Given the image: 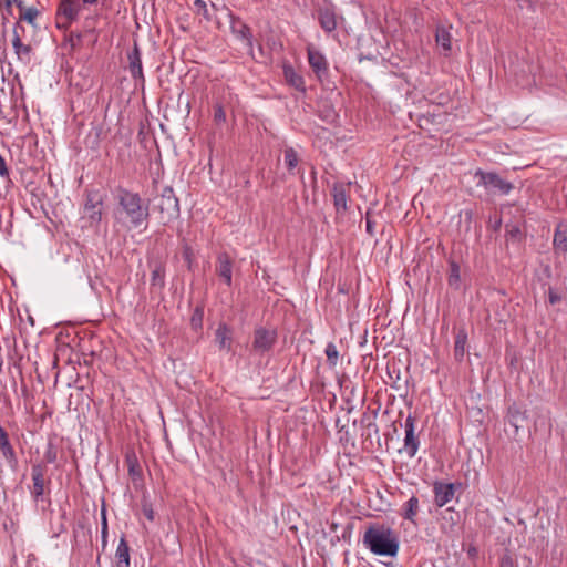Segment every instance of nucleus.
<instances>
[{
    "instance_id": "obj_50",
    "label": "nucleus",
    "mask_w": 567,
    "mask_h": 567,
    "mask_svg": "<svg viewBox=\"0 0 567 567\" xmlns=\"http://www.w3.org/2000/svg\"><path fill=\"white\" fill-rule=\"evenodd\" d=\"M465 216H466V218L468 219V221H471L472 216H473V212H472V210H466V212H465Z\"/></svg>"
},
{
    "instance_id": "obj_30",
    "label": "nucleus",
    "mask_w": 567,
    "mask_h": 567,
    "mask_svg": "<svg viewBox=\"0 0 567 567\" xmlns=\"http://www.w3.org/2000/svg\"><path fill=\"white\" fill-rule=\"evenodd\" d=\"M182 256L186 262L187 269L192 271L195 264V252L192 246L185 240H183L182 245Z\"/></svg>"
},
{
    "instance_id": "obj_7",
    "label": "nucleus",
    "mask_w": 567,
    "mask_h": 567,
    "mask_svg": "<svg viewBox=\"0 0 567 567\" xmlns=\"http://www.w3.org/2000/svg\"><path fill=\"white\" fill-rule=\"evenodd\" d=\"M80 10V0H61L55 13L56 28L66 31L78 20Z\"/></svg>"
},
{
    "instance_id": "obj_42",
    "label": "nucleus",
    "mask_w": 567,
    "mask_h": 567,
    "mask_svg": "<svg viewBox=\"0 0 567 567\" xmlns=\"http://www.w3.org/2000/svg\"><path fill=\"white\" fill-rule=\"evenodd\" d=\"M68 41H69V43H70L72 49H75V48L80 47L81 42H82V33L81 32L71 31L69 37H68Z\"/></svg>"
},
{
    "instance_id": "obj_19",
    "label": "nucleus",
    "mask_w": 567,
    "mask_h": 567,
    "mask_svg": "<svg viewBox=\"0 0 567 567\" xmlns=\"http://www.w3.org/2000/svg\"><path fill=\"white\" fill-rule=\"evenodd\" d=\"M284 161H285V165L288 169V173L290 175L298 174L300 176V179L303 181L305 173L301 168L298 167L300 158H299L298 152L293 147L289 146V147L285 148Z\"/></svg>"
},
{
    "instance_id": "obj_32",
    "label": "nucleus",
    "mask_w": 567,
    "mask_h": 567,
    "mask_svg": "<svg viewBox=\"0 0 567 567\" xmlns=\"http://www.w3.org/2000/svg\"><path fill=\"white\" fill-rule=\"evenodd\" d=\"M203 320H204V307L197 306L190 317V327L198 331L203 328Z\"/></svg>"
},
{
    "instance_id": "obj_44",
    "label": "nucleus",
    "mask_w": 567,
    "mask_h": 567,
    "mask_svg": "<svg viewBox=\"0 0 567 567\" xmlns=\"http://www.w3.org/2000/svg\"><path fill=\"white\" fill-rule=\"evenodd\" d=\"M13 37H19L21 40H28L27 39V32H25V28L23 27L22 23H20L19 21H17L14 23V27H13Z\"/></svg>"
},
{
    "instance_id": "obj_13",
    "label": "nucleus",
    "mask_w": 567,
    "mask_h": 567,
    "mask_svg": "<svg viewBox=\"0 0 567 567\" xmlns=\"http://www.w3.org/2000/svg\"><path fill=\"white\" fill-rule=\"evenodd\" d=\"M308 63L311 70L315 72L318 80H322L323 76L328 75V62L326 56L317 49L312 47L307 48Z\"/></svg>"
},
{
    "instance_id": "obj_18",
    "label": "nucleus",
    "mask_w": 567,
    "mask_h": 567,
    "mask_svg": "<svg viewBox=\"0 0 567 567\" xmlns=\"http://www.w3.org/2000/svg\"><path fill=\"white\" fill-rule=\"evenodd\" d=\"M215 342L219 350L229 352L233 344V329L225 322H220L215 331Z\"/></svg>"
},
{
    "instance_id": "obj_35",
    "label": "nucleus",
    "mask_w": 567,
    "mask_h": 567,
    "mask_svg": "<svg viewBox=\"0 0 567 567\" xmlns=\"http://www.w3.org/2000/svg\"><path fill=\"white\" fill-rule=\"evenodd\" d=\"M506 239L512 241H520L523 234L517 225H507L506 226Z\"/></svg>"
},
{
    "instance_id": "obj_40",
    "label": "nucleus",
    "mask_w": 567,
    "mask_h": 567,
    "mask_svg": "<svg viewBox=\"0 0 567 567\" xmlns=\"http://www.w3.org/2000/svg\"><path fill=\"white\" fill-rule=\"evenodd\" d=\"M43 457H44V461H45L43 464H45V465L54 463L56 461L58 453H56V450H55V447L53 446L52 443L48 444V447H47V450L44 452Z\"/></svg>"
},
{
    "instance_id": "obj_22",
    "label": "nucleus",
    "mask_w": 567,
    "mask_h": 567,
    "mask_svg": "<svg viewBox=\"0 0 567 567\" xmlns=\"http://www.w3.org/2000/svg\"><path fill=\"white\" fill-rule=\"evenodd\" d=\"M131 557H130V546L128 543L123 535L120 538L116 551H115V566L116 567H130L131 566Z\"/></svg>"
},
{
    "instance_id": "obj_8",
    "label": "nucleus",
    "mask_w": 567,
    "mask_h": 567,
    "mask_svg": "<svg viewBox=\"0 0 567 567\" xmlns=\"http://www.w3.org/2000/svg\"><path fill=\"white\" fill-rule=\"evenodd\" d=\"M231 33L240 41L245 42L248 53L254 58V35L249 25H247L240 17L228 10Z\"/></svg>"
},
{
    "instance_id": "obj_12",
    "label": "nucleus",
    "mask_w": 567,
    "mask_h": 567,
    "mask_svg": "<svg viewBox=\"0 0 567 567\" xmlns=\"http://www.w3.org/2000/svg\"><path fill=\"white\" fill-rule=\"evenodd\" d=\"M415 417L409 414L404 424V451L410 458L415 456L420 446L419 436L415 434Z\"/></svg>"
},
{
    "instance_id": "obj_21",
    "label": "nucleus",
    "mask_w": 567,
    "mask_h": 567,
    "mask_svg": "<svg viewBox=\"0 0 567 567\" xmlns=\"http://www.w3.org/2000/svg\"><path fill=\"white\" fill-rule=\"evenodd\" d=\"M282 72L287 84L300 91L301 93H306L307 89L305 85L303 76L299 74L292 65L284 64Z\"/></svg>"
},
{
    "instance_id": "obj_47",
    "label": "nucleus",
    "mask_w": 567,
    "mask_h": 567,
    "mask_svg": "<svg viewBox=\"0 0 567 567\" xmlns=\"http://www.w3.org/2000/svg\"><path fill=\"white\" fill-rule=\"evenodd\" d=\"M365 230L370 236L374 235V221L372 220L370 213H367L365 216Z\"/></svg>"
},
{
    "instance_id": "obj_31",
    "label": "nucleus",
    "mask_w": 567,
    "mask_h": 567,
    "mask_svg": "<svg viewBox=\"0 0 567 567\" xmlns=\"http://www.w3.org/2000/svg\"><path fill=\"white\" fill-rule=\"evenodd\" d=\"M327 355V363L329 368L333 369L338 364L339 351L333 342H329L324 349Z\"/></svg>"
},
{
    "instance_id": "obj_20",
    "label": "nucleus",
    "mask_w": 567,
    "mask_h": 567,
    "mask_svg": "<svg viewBox=\"0 0 567 567\" xmlns=\"http://www.w3.org/2000/svg\"><path fill=\"white\" fill-rule=\"evenodd\" d=\"M216 272L227 286L231 285L233 261L227 252L218 255Z\"/></svg>"
},
{
    "instance_id": "obj_4",
    "label": "nucleus",
    "mask_w": 567,
    "mask_h": 567,
    "mask_svg": "<svg viewBox=\"0 0 567 567\" xmlns=\"http://www.w3.org/2000/svg\"><path fill=\"white\" fill-rule=\"evenodd\" d=\"M315 12L320 28L327 34L334 32L339 23L344 21V18L338 13L336 4L330 0H322L321 3L316 4Z\"/></svg>"
},
{
    "instance_id": "obj_45",
    "label": "nucleus",
    "mask_w": 567,
    "mask_h": 567,
    "mask_svg": "<svg viewBox=\"0 0 567 567\" xmlns=\"http://www.w3.org/2000/svg\"><path fill=\"white\" fill-rule=\"evenodd\" d=\"M561 299H563V297L557 290H555L551 287L548 289V301L550 305H556V303L560 302Z\"/></svg>"
},
{
    "instance_id": "obj_10",
    "label": "nucleus",
    "mask_w": 567,
    "mask_h": 567,
    "mask_svg": "<svg viewBox=\"0 0 567 567\" xmlns=\"http://www.w3.org/2000/svg\"><path fill=\"white\" fill-rule=\"evenodd\" d=\"M277 331L259 327L254 331L252 351L258 354L269 352L277 342Z\"/></svg>"
},
{
    "instance_id": "obj_27",
    "label": "nucleus",
    "mask_w": 567,
    "mask_h": 567,
    "mask_svg": "<svg viewBox=\"0 0 567 567\" xmlns=\"http://www.w3.org/2000/svg\"><path fill=\"white\" fill-rule=\"evenodd\" d=\"M317 113L318 116L327 124H334L339 117L333 105L328 101H323L319 104Z\"/></svg>"
},
{
    "instance_id": "obj_52",
    "label": "nucleus",
    "mask_w": 567,
    "mask_h": 567,
    "mask_svg": "<svg viewBox=\"0 0 567 567\" xmlns=\"http://www.w3.org/2000/svg\"><path fill=\"white\" fill-rule=\"evenodd\" d=\"M508 420H509V423L513 425V408L509 409Z\"/></svg>"
},
{
    "instance_id": "obj_24",
    "label": "nucleus",
    "mask_w": 567,
    "mask_h": 567,
    "mask_svg": "<svg viewBox=\"0 0 567 567\" xmlns=\"http://www.w3.org/2000/svg\"><path fill=\"white\" fill-rule=\"evenodd\" d=\"M466 344H467V331L465 328H460L455 333L454 341V358L456 361L461 362L464 359L466 353Z\"/></svg>"
},
{
    "instance_id": "obj_48",
    "label": "nucleus",
    "mask_w": 567,
    "mask_h": 567,
    "mask_svg": "<svg viewBox=\"0 0 567 567\" xmlns=\"http://www.w3.org/2000/svg\"><path fill=\"white\" fill-rule=\"evenodd\" d=\"M13 2V6H16L19 9V14L23 12V10H27L28 7H25L23 0H11Z\"/></svg>"
},
{
    "instance_id": "obj_39",
    "label": "nucleus",
    "mask_w": 567,
    "mask_h": 567,
    "mask_svg": "<svg viewBox=\"0 0 567 567\" xmlns=\"http://www.w3.org/2000/svg\"><path fill=\"white\" fill-rule=\"evenodd\" d=\"M13 2L11 0H1L0 1V10L2 11V19L4 21L8 20L9 16H13Z\"/></svg>"
},
{
    "instance_id": "obj_25",
    "label": "nucleus",
    "mask_w": 567,
    "mask_h": 567,
    "mask_svg": "<svg viewBox=\"0 0 567 567\" xmlns=\"http://www.w3.org/2000/svg\"><path fill=\"white\" fill-rule=\"evenodd\" d=\"M419 509H420L419 498L416 496H412L402 505L400 515L404 519H406L413 524H416L415 518L419 513Z\"/></svg>"
},
{
    "instance_id": "obj_6",
    "label": "nucleus",
    "mask_w": 567,
    "mask_h": 567,
    "mask_svg": "<svg viewBox=\"0 0 567 567\" xmlns=\"http://www.w3.org/2000/svg\"><path fill=\"white\" fill-rule=\"evenodd\" d=\"M47 471L48 467L43 463H35L31 467L32 485L29 486V492L34 503L44 501L47 489V494H50L49 485L51 480L47 477Z\"/></svg>"
},
{
    "instance_id": "obj_9",
    "label": "nucleus",
    "mask_w": 567,
    "mask_h": 567,
    "mask_svg": "<svg viewBox=\"0 0 567 567\" xmlns=\"http://www.w3.org/2000/svg\"><path fill=\"white\" fill-rule=\"evenodd\" d=\"M103 197L100 190L90 189L85 192L84 214L90 219V225H99L102 219Z\"/></svg>"
},
{
    "instance_id": "obj_43",
    "label": "nucleus",
    "mask_w": 567,
    "mask_h": 567,
    "mask_svg": "<svg viewBox=\"0 0 567 567\" xmlns=\"http://www.w3.org/2000/svg\"><path fill=\"white\" fill-rule=\"evenodd\" d=\"M499 567H517V564L509 553H505L499 559Z\"/></svg>"
},
{
    "instance_id": "obj_1",
    "label": "nucleus",
    "mask_w": 567,
    "mask_h": 567,
    "mask_svg": "<svg viewBox=\"0 0 567 567\" xmlns=\"http://www.w3.org/2000/svg\"><path fill=\"white\" fill-rule=\"evenodd\" d=\"M114 198L116 200L114 217L120 225L127 229H137L143 225L147 226L150 206L138 193L117 186Z\"/></svg>"
},
{
    "instance_id": "obj_15",
    "label": "nucleus",
    "mask_w": 567,
    "mask_h": 567,
    "mask_svg": "<svg viewBox=\"0 0 567 567\" xmlns=\"http://www.w3.org/2000/svg\"><path fill=\"white\" fill-rule=\"evenodd\" d=\"M12 47L18 62L28 66L32 62L34 55L33 47L30 41H23L19 37H12Z\"/></svg>"
},
{
    "instance_id": "obj_49",
    "label": "nucleus",
    "mask_w": 567,
    "mask_h": 567,
    "mask_svg": "<svg viewBox=\"0 0 567 567\" xmlns=\"http://www.w3.org/2000/svg\"><path fill=\"white\" fill-rule=\"evenodd\" d=\"M467 554H468V556H475L477 554V550L475 547H472L468 549Z\"/></svg>"
},
{
    "instance_id": "obj_53",
    "label": "nucleus",
    "mask_w": 567,
    "mask_h": 567,
    "mask_svg": "<svg viewBox=\"0 0 567 567\" xmlns=\"http://www.w3.org/2000/svg\"><path fill=\"white\" fill-rule=\"evenodd\" d=\"M284 567H290V566H289V565H287V564H284Z\"/></svg>"
},
{
    "instance_id": "obj_16",
    "label": "nucleus",
    "mask_w": 567,
    "mask_h": 567,
    "mask_svg": "<svg viewBox=\"0 0 567 567\" xmlns=\"http://www.w3.org/2000/svg\"><path fill=\"white\" fill-rule=\"evenodd\" d=\"M433 493L435 505L437 507H443L454 497L455 484L436 481L433 484Z\"/></svg>"
},
{
    "instance_id": "obj_23",
    "label": "nucleus",
    "mask_w": 567,
    "mask_h": 567,
    "mask_svg": "<svg viewBox=\"0 0 567 567\" xmlns=\"http://www.w3.org/2000/svg\"><path fill=\"white\" fill-rule=\"evenodd\" d=\"M451 27L437 25L435 31V41L442 48L444 54L447 55L452 50Z\"/></svg>"
},
{
    "instance_id": "obj_3",
    "label": "nucleus",
    "mask_w": 567,
    "mask_h": 567,
    "mask_svg": "<svg viewBox=\"0 0 567 567\" xmlns=\"http://www.w3.org/2000/svg\"><path fill=\"white\" fill-rule=\"evenodd\" d=\"M153 209L158 213L163 225L169 224L179 216V202L171 186H165L154 198Z\"/></svg>"
},
{
    "instance_id": "obj_14",
    "label": "nucleus",
    "mask_w": 567,
    "mask_h": 567,
    "mask_svg": "<svg viewBox=\"0 0 567 567\" xmlns=\"http://www.w3.org/2000/svg\"><path fill=\"white\" fill-rule=\"evenodd\" d=\"M351 183L337 182L333 184L331 195L333 198V205L338 213H344L348 209V199L350 196Z\"/></svg>"
},
{
    "instance_id": "obj_37",
    "label": "nucleus",
    "mask_w": 567,
    "mask_h": 567,
    "mask_svg": "<svg viewBox=\"0 0 567 567\" xmlns=\"http://www.w3.org/2000/svg\"><path fill=\"white\" fill-rule=\"evenodd\" d=\"M126 462H127L130 476L134 477L135 475L141 474V467H140L137 460L134 455L133 456L127 455Z\"/></svg>"
},
{
    "instance_id": "obj_29",
    "label": "nucleus",
    "mask_w": 567,
    "mask_h": 567,
    "mask_svg": "<svg viewBox=\"0 0 567 567\" xmlns=\"http://www.w3.org/2000/svg\"><path fill=\"white\" fill-rule=\"evenodd\" d=\"M447 282L451 287L457 289L461 282V269L456 261H450V271L447 277Z\"/></svg>"
},
{
    "instance_id": "obj_5",
    "label": "nucleus",
    "mask_w": 567,
    "mask_h": 567,
    "mask_svg": "<svg viewBox=\"0 0 567 567\" xmlns=\"http://www.w3.org/2000/svg\"><path fill=\"white\" fill-rule=\"evenodd\" d=\"M475 177L478 179L477 186H483L489 194L507 195L514 188L513 183L502 178L495 172H484L478 168L475 172Z\"/></svg>"
},
{
    "instance_id": "obj_28",
    "label": "nucleus",
    "mask_w": 567,
    "mask_h": 567,
    "mask_svg": "<svg viewBox=\"0 0 567 567\" xmlns=\"http://www.w3.org/2000/svg\"><path fill=\"white\" fill-rule=\"evenodd\" d=\"M40 16V11L35 7H29L19 14L18 21L20 23L27 22L33 28H37V19Z\"/></svg>"
},
{
    "instance_id": "obj_38",
    "label": "nucleus",
    "mask_w": 567,
    "mask_h": 567,
    "mask_svg": "<svg viewBox=\"0 0 567 567\" xmlns=\"http://www.w3.org/2000/svg\"><path fill=\"white\" fill-rule=\"evenodd\" d=\"M142 513L150 520L153 522L155 519V512L153 509V505L145 497L142 499Z\"/></svg>"
},
{
    "instance_id": "obj_51",
    "label": "nucleus",
    "mask_w": 567,
    "mask_h": 567,
    "mask_svg": "<svg viewBox=\"0 0 567 567\" xmlns=\"http://www.w3.org/2000/svg\"><path fill=\"white\" fill-rule=\"evenodd\" d=\"M97 0H82V3L83 4H93L95 3Z\"/></svg>"
},
{
    "instance_id": "obj_41",
    "label": "nucleus",
    "mask_w": 567,
    "mask_h": 567,
    "mask_svg": "<svg viewBox=\"0 0 567 567\" xmlns=\"http://www.w3.org/2000/svg\"><path fill=\"white\" fill-rule=\"evenodd\" d=\"M194 6L198 10V12L203 14V17L207 21L212 20V17H210V14L208 12V9H207V4H206V2L204 0H195L194 1Z\"/></svg>"
},
{
    "instance_id": "obj_11",
    "label": "nucleus",
    "mask_w": 567,
    "mask_h": 567,
    "mask_svg": "<svg viewBox=\"0 0 567 567\" xmlns=\"http://www.w3.org/2000/svg\"><path fill=\"white\" fill-rule=\"evenodd\" d=\"M147 265L151 269V286L163 290L165 287L166 261L162 257H148Z\"/></svg>"
},
{
    "instance_id": "obj_2",
    "label": "nucleus",
    "mask_w": 567,
    "mask_h": 567,
    "mask_svg": "<svg viewBox=\"0 0 567 567\" xmlns=\"http://www.w3.org/2000/svg\"><path fill=\"white\" fill-rule=\"evenodd\" d=\"M362 543L372 554L394 557L398 555L400 542L398 534L389 525L372 523L363 534Z\"/></svg>"
},
{
    "instance_id": "obj_17",
    "label": "nucleus",
    "mask_w": 567,
    "mask_h": 567,
    "mask_svg": "<svg viewBox=\"0 0 567 567\" xmlns=\"http://www.w3.org/2000/svg\"><path fill=\"white\" fill-rule=\"evenodd\" d=\"M127 60L131 76L136 82L138 81L142 85H144L145 78L142 66L141 51L136 42L134 43L133 49L127 53Z\"/></svg>"
},
{
    "instance_id": "obj_46",
    "label": "nucleus",
    "mask_w": 567,
    "mask_h": 567,
    "mask_svg": "<svg viewBox=\"0 0 567 567\" xmlns=\"http://www.w3.org/2000/svg\"><path fill=\"white\" fill-rule=\"evenodd\" d=\"M79 530L82 532L84 537L86 536L87 529H86V520L84 518L78 522L76 527L73 530L75 539L79 537Z\"/></svg>"
},
{
    "instance_id": "obj_36",
    "label": "nucleus",
    "mask_w": 567,
    "mask_h": 567,
    "mask_svg": "<svg viewBox=\"0 0 567 567\" xmlns=\"http://www.w3.org/2000/svg\"><path fill=\"white\" fill-rule=\"evenodd\" d=\"M102 522H101V538H102V547L104 548L107 543V533H109V526H107V519H106V511L105 507H102Z\"/></svg>"
},
{
    "instance_id": "obj_34",
    "label": "nucleus",
    "mask_w": 567,
    "mask_h": 567,
    "mask_svg": "<svg viewBox=\"0 0 567 567\" xmlns=\"http://www.w3.org/2000/svg\"><path fill=\"white\" fill-rule=\"evenodd\" d=\"M213 120L216 125H221L226 122V112L224 105L219 102L214 104Z\"/></svg>"
},
{
    "instance_id": "obj_26",
    "label": "nucleus",
    "mask_w": 567,
    "mask_h": 567,
    "mask_svg": "<svg viewBox=\"0 0 567 567\" xmlns=\"http://www.w3.org/2000/svg\"><path fill=\"white\" fill-rule=\"evenodd\" d=\"M553 245L556 251H567V223H559L555 229Z\"/></svg>"
},
{
    "instance_id": "obj_33",
    "label": "nucleus",
    "mask_w": 567,
    "mask_h": 567,
    "mask_svg": "<svg viewBox=\"0 0 567 567\" xmlns=\"http://www.w3.org/2000/svg\"><path fill=\"white\" fill-rule=\"evenodd\" d=\"M377 411L373 413L364 412L361 416L360 423L363 427L373 429L374 433L379 432L378 425L374 422Z\"/></svg>"
}]
</instances>
